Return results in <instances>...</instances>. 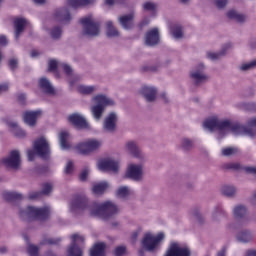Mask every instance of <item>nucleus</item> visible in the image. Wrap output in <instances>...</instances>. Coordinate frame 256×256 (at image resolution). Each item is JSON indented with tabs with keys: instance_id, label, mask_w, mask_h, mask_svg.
I'll use <instances>...</instances> for the list:
<instances>
[{
	"instance_id": "obj_1",
	"label": "nucleus",
	"mask_w": 256,
	"mask_h": 256,
	"mask_svg": "<svg viewBox=\"0 0 256 256\" xmlns=\"http://www.w3.org/2000/svg\"><path fill=\"white\" fill-rule=\"evenodd\" d=\"M203 127L208 129V131H217L218 139L229 135V133H232V135L256 137V118H251L245 127L239 123H232L229 120H218L216 116H213L204 121Z\"/></svg>"
},
{
	"instance_id": "obj_2",
	"label": "nucleus",
	"mask_w": 256,
	"mask_h": 256,
	"mask_svg": "<svg viewBox=\"0 0 256 256\" xmlns=\"http://www.w3.org/2000/svg\"><path fill=\"white\" fill-rule=\"evenodd\" d=\"M83 209H89L91 215L98 217H111V215L119 213V208L111 201H106L101 204L93 203L89 206L87 198L75 196L70 203V211L73 213L75 211H82Z\"/></svg>"
},
{
	"instance_id": "obj_3",
	"label": "nucleus",
	"mask_w": 256,
	"mask_h": 256,
	"mask_svg": "<svg viewBox=\"0 0 256 256\" xmlns=\"http://www.w3.org/2000/svg\"><path fill=\"white\" fill-rule=\"evenodd\" d=\"M51 210L49 207L35 208L33 206H28L25 210L20 211L21 219H38L43 221L49 217Z\"/></svg>"
},
{
	"instance_id": "obj_4",
	"label": "nucleus",
	"mask_w": 256,
	"mask_h": 256,
	"mask_svg": "<svg viewBox=\"0 0 256 256\" xmlns=\"http://www.w3.org/2000/svg\"><path fill=\"white\" fill-rule=\"evenodd\" d=\"M93 102L95 103V105L92 106L91 112L96 121H99V119H101V115H103L105 107L109 105H114L113 100L107 98V96L104 95H98L94 97Z\"/></svg>"
},
{
	"instance_id": "obj_5",
	"label": "nucleus",
	"mask_w": 256,
	"mask_h": 256,
	"mask_svg": "<svg viewBox=\"0 0 256 256\" xmlns=\"http://www.w3.org/2000/svg\"><path fill=\"white\" fill-rule=\"evenodd\" d=\"M165 239V234L163 232H159L157 235L148 232L144 235L142 240V245L146 251H157L159 246L161 245V241Z\"/></svg>"
},
{
	"instance_id": "obj_6",
	"label": "nucleus",
	"mask_w": 256,
	"mask_h": 256,
	"mask_svg": "<svg viewBox=\"0 0 256 256\" xmlns=\"http://www.w3.org/2000/svg\"><path fill=\"white\" fill-rule=\"evenodd\" d=\"M80 23L83 26L84 35L95 37L100 31L99 22L95 21L91 15L82 18Z\"/></svg>"
},
{
	"instance_id": "obj_7",
	"label": "nucleus",
	"mask_w": 256,
	"mask_h": 256,
	"mask_svg": "<svg viewBox=\"0 0 256 256\" xmlns=\"http://www.w3.org/2000/svg\"><path fill=\"white\" fill-rule=\"evenodd\" d=\"M61 67L66 73L67 77H69V84L70 87H73L75 85L76 81H79V75H74L73 70L69 67V65L65 63H59L56 60H50L48 63V70L49 71H57V68Z\"/></svg>"
},
{
	"instance_id": "obj_8",
	"label": "nucleus",
	"mask_w": 256,
	"mask_h": 256,
	"mask_svg": "<svg viewBox=\"0 0 256 256\" xmlns=\"http://www.w3.org/2000/svg\"><path fill=\"white\" fill-rule=\"evenodd\" d=\"M102 145V142L97 139H89L85 142H81L76 146V151L80 153V155H89V153H93V151H97Z\"/></svg>"
},
{
	"instance_id": "obj_9",
	"label": "nucleus",
	"mask_w": 256,
	"mask_h": 256,
	"mask_svg": "<svg viewBox=\"0 0 256 256\" xmlns=\"http://www.w3.org/2000/svg\"><path fill=\"white\" fill-rule=\"evenodd\" d=\"M72 242L67 249V256H83V250L81 246L83 245L85 238L79 234H74L71 236Z\"/></svg>"
},
{
	"instance_id": "obj_10",
	"label": "nucleus",
	"mask_w": 256,
	"mask_h": 256,
	"mask_svg": "<svg viewBox=\"0 0 256 256\" xmlns=\"http://www.w3.org/2000/svg\"><path fill=\"white\" fill-rule=\"evenodd\" d=\"M34 151L38 157H41V159H47L51 153L49 141H47L45 137H40L34 142Z\"/></svg>"
},
{
	"instance_id": "obj_11",
	"label": "nucleus",
	"mask_w": 256,
	"mask_h": 256,
	"mask_svg": "<svg viewBox=\"0 0 256 256\" xmlns=\"http://www.w3.org/2000/svg\"><path fill=\"white\" fill-rule=\"evenodd\" d=\"M191 251L183 244L172 242L165 256H190Z\"/></svg>"
},
{
	"instance_id": "obj_12",
	"label": "nucleus",
	"mask_w": 256,
	"mask_h": 256,
	"mask_svg": "<svg viewBox=\"0 0 256 256\" xmlns=\"http://www.w3.org/2000/svg\"><path fill=\"white\" fill-rule=\"evenodd\" d=\"M2 163L8 169H18L19 165H21V155L19 151H11L9 156L2 160Z\"/></svg>"
},
{
	"instance_id": "obj_13",
	"label": "nucleus",
	"mask_w": 256,
	"mask_h": 256,
	"mask_svg": "<svg viewBox=\"0 0 256 256\" xmlns=\"http://www.w3.org/2000/svg\"><path fill=\"white\" fill-rule=\"evenodd\" d=\"M98 169L99 171H112V173H117V171H119V162L110 158L101 159L98 161Z\"/></svg>"
},
{
	"instance_id": "obj_14",
	"label": "nucleus",
	"mask_w": 256,
	"mask_h": 256,
	"mask_svg": "<svg viewBox=\"0 0 256 256\" xmlns=\"http://www.w3.org/2000/svg\"><path fill=\"white\" fill-rule=\"evenodd\" d=\"M126 177L133 179V181H139L143 177V167L141 165L130 164L126 171Z\"/></svg>"
},
{
	"instance_id": "obj_15",
	"label": "nucleus",
	"mask_w": 256,
	"mask_h": 256,
	"mask_svg": "<svg viewBox=\"0 0 256 256\" xmlns=\"http://www.w3.org/2000/svg\"><path fill=\"white\" fill-rule=\"evenodd\" d=\"M68 120L77 129H87L89 127V123L81 114H72L68 117Z\"/></svg>"
},
{
	"instance_id": "obj_16",
	"label": "nucleus",
	"mask_w": 256,
	"mask_h": 256,
	"mask_svg": "<svg viewBox=\"0 0 256 256\" xmlns=\"http://www.w3.org/2000/svg\"><path fill=\"white\" fill-rule=\"evenodd\" d=\"M39 115H41V111H30V112H25L23 115V120L26 125H30V127H33L35 123L37 122V119H39Z\"/></svg>"
},
{
	"instance_id": "obj_17",
	"label": "nucleus",
	"mask_w": 256,
	"mask_h": 256,
	"mask_svg": "<svg viewBox=\"0 0 256 256\" xmlns=\"http://www.w3.org/2000/svg\"><path fill=\"white\" fill-rule=\"evenodd\" d=\"M203 69H205V66L200 64L198 69L191 73V78L195 81L196 85H199V83H205V80L207 79V75L203 73Z\"/></svg>"
},
{
	"instance_id": "obj_18",
	"label": "nucleus",
	"mask_w": 256,
	"mask_h": 256,
	"mask_svg": "<svg viewBox=\"0 0 256 256\" xmlns=\"http://www.w3.org/2000/svg\"><path fill=\"white\" fill-rule=\"evenodd\" d=\"M159 43V30L157 28H153L148 31L146 34V45L150 47L153 45H157Z\"/></svg>"
},
{
	"instance_id": "obj_19",
	"label": "nucleus",
	"mask_w": 256,
	"mask_h": 256,
	"mask_svg": "<svg viewBox=\"0 0 256 256\" xmlns=\"http://www.w3.org/2000/svg\"><path fill=\"white\" fill-rule=\"evenodd\" d=\"M39 87L47 95H55V88L51 85V82L47 78H41L39 80Z\"/></svg>"
},
{
	"instance_id": "obj_20",
	"label": "nucleus",
	"mask_w": 256,
	"mask_h": 256,
	"mask_svg": "<svg viewBox=\"0 0 256 256\" xmlns=\"http://www.w3.org/2000/svg\"><path fill=\"white\" fill-rule=\"evenodd\" d=\"M29 22L25 18H16L14 20V27H15V37L16 39L23 33V29L27 27Z\"/></svg>"
},
{
	"instance_id": "obj_21",
	"label": "nucleus",
	"mask_w": 256,
	"mask_h": 256,
	"mask_svg": "<svg viewBox=\"0 0 256 256\" xmlns=\"http://www.w3.org/2000/svg\"><path fill=\"white\" fill-rule=\"evenodd\" d=\"M55 20L60 21L61 23H67L71 21V15L69 14V10L67 8H61L55 13Z\"/></svg>"
},
{
	"instance_id": "obj_22",
	"label": "nucleus",
	"mask_w": 256,
	"mask_h": 256,
	"mask_svg": "<svg viewBox=\"0 0 256 256\" xmlns=\"http://www.w3.org/2000/svg\"><path fill=\"white\" fill-rule=\"evenodd\" d=\"M142 95H144L147 101H155V97H157V90L153 87L144 86L142 88Z\"/></svg>"
},
{
	"instance_id": "obj_23",
	"label": "nucleus",
	"mask_w": 256,
	"mask_h": 256,
	"mask_svg": "<svg viewBox=\"0 0 256 256\" xmlns=\"http://www.w3.org/2000/svg\"><path fill=\"white\" fill-rule=\"evenodd\" d=\"M105 243L98 242L90 250V256H105Z\"/></svg>"
},
{
	"instance_id": "obj_24",
	"label": "nucleus",
	"mask_w": 256,
	"mask_h": 256,
	"mask_svg": "<svg viewBox=\"0 0 256 256\" xmlns=\"http://www.w3.org/2000/svg\"><path fill=\"white\" fill-rule=\"evenodd\" d=\"M115 123H117V115L115 113L109 114L104 122V129L106 131H113L115 129Z\"/></svg>"
},
{
	"instance_id": "obj_25",
	"label": "nucleus",
	"mask_w": 256,
	"mask_h": 256,
	"mask_svg": "<svg viewBox=\"0 0 256 256\" xmlns=\"http://www.w3.org/2000/svg\"><path fill=\"white\" fill-rule=\"evenodd\" d=\"M119 23L122 25L123 29L133 28V14L124 15L119 18Z\"/></svg>"
},
{
	"instance_id": "obj_26",
	"label": "nucleus",
	"mask_w": 256,
	"mask_h": 256,
	"mask_svg": "<svg viewBox=\"0 0 256 256\" xmlns=\"http://www.w3.org/2000/svg\"><path fill=\"white\" fill-rule=\"evenodd\" d=\"M97 0H68V7H85L87 5H93Z\"/></svg>"
},
{
	"instance_id": "obj_27",
	"label": "nucleus",
	"mask_w": 256,
	"mask_h": 256,
	"mask_svg": "<svg viewBox=\"0 0 256 256\" xmlns=\"http://www.w3.org/2000/svg\"><path fill=\"white\" fill-rule=\"evenodd\" d=\"M60 145L62 149H69L71 145L69 144V132L62 131L59 135Z\"/></svg>"
},
{
	"instance_id": "obj_28",
	"label": "nucleus",
	"mask_w": 256,
	"mask_h": 256,
	"mask_svg": "<svg viewBox=\"0 0 256 256\" xmlns=\"http://www.w3.org/2000/svg\"><path fill=\"white\" fill-rule=\"evenodd\" d=\"M8 127L16 137H25V132L17 125V122H8Z\"/></svg>"
},
{
	"instance_id": "obj_29",
	"label": "nucleus",
	"mask_w": 256,
	"mask_h": 256,
	"mask_svg": "<svg viewBox=\"0 0 256 256\" xmlns=\"http://www.w3.org/2000/svg\"><path fill=\"white\" fill-rule=\"evenodd\" d=\"M107 187H109V184H107V182L96 183L92 188L93 194L102 195V193H105Z\"/></svg>"
},
{
	"instance_id": "obj_30",
	"label": "nucleus",
	"mask_w": 256,
	"mask_h": 256,
	"mask_svg": "<svg viewBox=\"0 0 256 256\" xmlns=\"http://www.w3.org/2000/svg\"><path fill=\"white\" fill-rule=\"evenodd\" d=\"M126 149L133 155L134 157H141V151L137 147V144L135 142H128L126 144Z\"/></svg>"
},
{
	"instance_id": "obj_31",
	"label": "nucleus",
	"mask_w": 256,
	"mask_h": 256,
	"mask_svg": "<svg viewBox=\"0 0 256 256\" xmlns=\"http://www.w3.org/2000/svg\"><path fill=\"white\" fill-rule=\"evenodd\" d=\"M3 198L6 201H20V199H23V196L17 192H4Z\"/></svg>"
},
{
	"instance_id": "obj_32",
	"label": "nucleus",
	"mask_w": 256,
	"mask_h": 256,
	"mask_svg": "<svg viewBox=\"0 0 256 256\" xmlns=\"http://www.w3.org/2000/svg\"><path fill=\"white\" fill-rule=\"evenodd\" d=\"M106 35L107 37H117L119 35V31L115 29L111 21L106 22Z\"/></svg>"
},
{
	"instance_id": "obj_33",
	"label": "nucleus",
	"mask_w": 256,
	"mask_h": 256,
	"mask_svg": "<svg viewBox=\"0 0 256 256\" xmlns=\"http://www.w3.org/2000/svg\"><path fill=\"white\" fill-rule=\"evenodd\" d=\"M227 17L228 19H234L238 23H243V21H245V15L239 14L235 10L228 11Z\"/></svg>"
},
{
	"instance_id": "obj_34",
	"label": "nucleus",
	"mask_w": 256,
	"mask_h": 256,
	"mask_svg": "<svg viewBox=\"0 0 256 256\" xmlns=\"http://www.w3.org/2000/svg\"><path fill=\"white\" fill-rule=\"evenodd\" d=\"M237 239L241 243H249L253 239V235L249 231H242L237 234Z\"/></svg>"
},
{
	"instance_id": "obj_35",
	"label": "nucleus",
	"mask_w": 256,
	"mask_h": 256,
	"mask_svg": "<svg viewBox=\"0 0 256 256\" xmlns=\"http://www.w3.org/2000/svg\"><path fill=\"white\" fill-rule=\"evenodd\" d=\"M170 33L174 39H181V37H183V30L181 29V26L178 25L171 26Z\"/></svg>"
},
{
	"instance_id": "obj_36",
	"label": "nucleus",
	"mask_w": 256,
	"mask_h": 256,
	"mask_svg": "<svg viewBox=\"0 0 256 256\" xmlns=\"http://www.w3.org/2000/svg\"><path fill=\"white\" fill-rule=\"evenodd\" d=\"M233 213L236 219H241L247 214V208H245V206H236L233 210Z\"/></svg>"
},
{
	"instance_id": "obj_37",
	"label": "nucleus",
	"mask_w": 256,
	"mask_h": 256,
	"mask_svg": "<svg viewBox=\"0 0 256 256\" xmlns=\"http://www.w3.org/2000/svg\"><path fill=\"white\" fill-rule=\"evenodd\" d=\"M116 195L117 197H120V199H125L131 195V189H129V187L122 186L118 188Z\"/></svg>"
},
{
	"instance_id": "obj_38",
	"label": "nucleus",
	"mask_w": 256,
	"mask_h": 256,
	"mask_svg": "<svg viewBox=\"0 0 256 256\" xmlns=\"http://www.w3.org/2000/svg\"><path fill=\"white\" fill-rule=\"evenodd\" d=\"M77 91L79 93H82L83 95H89L95 91V86H85V85H79L77 87Z\"/></svg>"
},
{
	"instance_id": "obj_39",
	"label": "nucleus",
	"mask_w": 256,
	"mask_h": 256,
	"mask_svg": "<svg viewBox=\"0 0 256 256\" xmlns=\"http://www.w3.org/2000/svg\"><path fill=\"white\" fill-rule=\"evenodd\" d=\"M235 187L233 186H223L221 188V193L226 197H233L235 195Z\"/></svg>"
},
{
	"instance_id": "obj_40",
	"label": "nucleus",
	"mask_w": 256,
	"mask_h": 256,
	"mask_svg": "<svg viewBox=\"0 0 256 256\" xmlns=\"http://www.w3.org/2000/svg\"><path fill=\"white\" fill-rule=\"evenodd\" d=\"M256 68V59L251 62H246L240 66L241 71H249Z\"/></svg>"
},
{
	"instance_id": "obj_41",
	"label": "nucleus",
	"mask_w": 256,
	"mask_h": 256,
	"mask_svg": "<svg viewBox=\"0 0 256 256\" xmlns=\"http://www.w3.org/2000/svg\"><path fill=\"white\" fill-rule=\"evenodd\" d=\"M63 31L61 30L60 27H54L51 31H50V35L52 37V39H59V37H61Z\"/></svg>"
},
{
	"instance_id": "obj_42",
	"label": "nucleus",
	"mask_w": 256,
	"mask_h": 256,
	"mask_svg": "<svg viewBox=\"0 0 256 256\" xmlns=\"http://www.w3.org/2000/svg\"><path fill=\"white\" fill-rule=\"evenodd\" d=\"M235 153H237V148L228 147V148L222 149V155H224V157H229L230 155H235Z\"/></svg>"
},
{
	"instance_id": "obj_43",
	"label": "nucleus",
	"mask_w": 256,
	"mask_h": 256,
	"mask_svg": "<svg viewBox=\"0 0 256 256\" xmlns=\"http://www.w3.org/2000/svg\"><path fill=\"white\" fill-rule=\"evenodd\" d=\"M27 251L30 256H39V248L35 245H28Z\"/></svg>"
},
{
	"instance_id": "obj_44",
	"label": "nucleus",
	"mask_w": 256,
	"mask_h": 256,
	"mask_svg": "<svg viewBox=\"0 0 256 256\" xmlns=\"http://www.w3.org/2000/svg\"><path fill=\"white\" fill-rule=\"evenodd\" d=\"M143 7L145 11H151L152 13L157 11V5L153 2H146Z\"/></svg>"
},
{
	"instance_id": "obj_45",
	"label": "nucleus",
	"mask_w": 256,
	"mask_h": 256,
	"mask_svg": "<svg viewBox=\"0 0 256 256\" xmlns=\"http://www.w3.org/2000/svg\"><path fill=\"white\" fill-rule=\"evenodd\" d=\"M222 55H225V52H221V53L209 52L207 54V57L208 59H211V61H217V59H219V57H221Z\"/></svg>"
},
{
	"instance_id": "obj_46",
	"label": "nucleus",
	"mask_w": 256,
	"mask_h": 256,
	"mask_svg": "<svg viewBox=\"0 0 256 256\" xmlns=\"http://www.w3.org/2000/svg\"><path fill=\"white\" fill-rule=\"evenodd\" d=\"M191 147H193V142L188 138H184L182 140V149L187 150L191 149Z\"/></svg>"
},
{
	"instance_id": "obj_47",
	"label": "nucleus",
	"mask_w": 256,
	"mask_h": 256,
	"mask_svg": "<svg viewBox=\"0 0 256 256\" xmlns=\"http://www.w3.org/2000/svg\"><path fill=\"white\" fill-rule=\"evenodd\" d=\"M73 169H74L73 162L68 161L64 169V172L66 175H71V173H73Z\"/></svg>"
},
{
	"instance_id": "obj_48",
	"label": "nucleus",
	"mask_w": 256,
	"mask_h": 256,
	"mask_svg": "<svg viewBox=\"0 0 256 256\" xmlns=\"http://www.w3.org/2000/svg\"><path fill=\"white\" fill-rule=\"evenodd\" d=\"M53 190V186L50 183H45L42 186L43 195H49V192Z\"/></svg>"
},
{
	"instance_id": "obj_49",
	"label": "nucleus",
	"mask_w": 256,
	"mask_h": 256,
	"mask_svg": "<svg viewBox=\"0 0 256 256\" xmlns=\"http://www.w3.org/2000/svg\"><path fill=\"white\" fill-rule=\"evenodd\" d=\"M125 251H127V249L125 248V246H118L115 251H114V255L116 256H122L125 255Z\"/></svg>"
},
{
	"instance_id": "obj_50",
	"label": "nucleus",
	"mask_w": 256,
	"mask_h": 256,
	"mask_svg": "<svg viewBox=\"0 0 256 256\" xmlns=\"http://www.w3.org/2000/svg\"><path fill=\"white\" fill-rule=\"evenodd\" d=\"M89 175V169H84L79 176L80 181H85Z\"/></svg>"
},
{
	"instance_id": "obj_51",
	"label": "nucleus",
	"mask_w": 256,
	"mask_h": 256,
	"mask_svg": "<svg viewBox=\"0 0 256 256\" xmlns=\"http://www.w3.org/2000/svg\"><path fill=\"white\" fill-rule=\"evenodd\" d=\"M58 242H59V239L50 238V239L44 241L43 244L44 245H57Z\"/></svg>"
},
{
	"instance_id": "obj_52",
	"label": "nucleus",
	"mask_w": 256,
	"mask_h": 256,
	"mask_svg": "<svg viewBox=\"0 0 256 256\" xmlns=\"http://www.w3.org/2000/svg\"><path fill=\"white\" fill-rule=\"evenodd\" d=\"M225 5H227V0H216V7H218V9H223Z\"/></svg>"
},
{
	"instance_id": "obj_53",
	"label": "nucleus",
	"mask_w": 256,
	"mask_h": 256,
	"mask_svg": "<svg viewBox=\"0 0 256 256\" xmlns=\"http://www.w3.org/2000/svg\"><path fill=\"white\" fill-rule=\"evenodd\" d=\"M9 67L12 70L17 69V59L13 58L9 61Z\"/></svg>"
},
{
	"instance_id": "obj_54",
	"label": "nucleus",
	"mask_w": 256,
	"mask_h": 256,
	"mask_svg": "<svg viewBox=\"0 0 256 256\" xmlns=\"http://www.w3.org/2000/svg\"><path fill=\"white\" fill-rule=\"evenodd\" d=\"M35 159V152L33 150H28V160L33 161Z\"/></svg>"
},
{
	"instance_id": "obj_55",
	"label": "nucleus",
	"mask_w": 256,
	"mask_h": 256,
	"mask_svg": "<svg viewBox=\"0 0 256 256\" xmlns=\"http://www.w3.org/2000/svg\"><path fill=\"white\" fill-rule=\"evenodd\" d=\"M7 89H9V85L7 84L0 85V93H4V91H7Z\"/></svg>"
},
{
	"instance_id": "obj_56",
	"label": "nucleus",
	"mask_w": 256,
	"mask_h": 256,
	"mask_svg": "<svg viewBox=\"0 0 256 256\" xmlns=\"http://www.w3.org/2000/svg\"><path fill=\"white\" fill-rule=\"evenodd\" d=\"M18 101L19 103H25V94L18 95Z\"/></svg>"
},
{
	"instance_id": "obj_57",
	"label": "nucleus",
	"mask_w": 256,
	"mask_h": 256,
	"mask_svg": "<svg viewBox=\"0 0 256 256\" xmlns=\"http://www.w3.org/2000/svg\"><path fill=\"white\" fill-rule=\"evenodd\" d=\"M246 256H256V250H248Z\"/></svg>"
},
{
	"instance_id": "obj_58",
	"label": "nucleus",
	"mask_w": 256,
	"mask_h": 256,
	"mask_svg": "<svg viewBox=\"0 0 256 256\" xmlns=\"http://www.w3.org/2000/svg\"><path fill=\"white\" fill-rule=\"evenodd\" d=\"M138 236H139V232H134V233L132 234L131 239H132L133 243H135V241L137 240V237H138Z\"/></svg>"
},
{
	"instance_id": "obj_59",
	"label": "nucleus",
	"mask_w": 256,
	"mask_h": 256,
	"mask_svg": "<svg viewBox=\"0 0 256 256\" xmlns=\"http://www.w3.org/2000/svg\"><path fill=\"white\" fill-rule=\"evenodd\" d=\"M37 197H39V193H37V192H34L29 195V199H37Z\"/></svg>"
},
{
	"instance_id": "obj_60",
	"label": "nucleus",
	"mask_w": 256,
	"mask_h": 256,
	"mask_svg": "<svg viewBox=\"0 0 256 256\" xmlns=\"http://www.w3.org/2000/svg\"><path fill=\"white\" fill-rule=\"evenodd\" d=\"M105 5H115V0H104Z\"/></svg>"
},
{
	"instance_id": "obj_61",
	"label": "nucleus",
	"mask_w": 256,
	"mask_h": 256,
	"mask_svg": "<svg viewBox=\"0 0 256 256\" xmlns=\"http://www.w3.org/2000/svg\"><path fill=\"white\" fill-rule=\"evenodd\" d=\"M217 256H225V248L218 252Z\"/></svg>"
},
{
	"instance_id": "obj_62",
	"label": "nucleus",
	"mask_w": 256,
	"mask_h": 256,
	"mask_svg": "<svg viewBox=\"0 0 256 256\" xmlns=\"http://www.w3.org/2000/svg\"><path fill=\"white\" fill-rule=\"evenodd\" d=\"M34 3H37L38 5H43V3H45V0H34Z\"/></svg>"
},
{
	"instance_id": "obj_63",
	"label": "nucleus",
	"mask_w": 256,
	"mask_h": 256,
	"mask_svg": "<svg viewBox=\"0 0 256 256\" xmlns=\"http://www.w3.org/2000/svg\"><path fill=\"white\" fill-rule=\"evenodd\" d=\"M37 55H39V52H37V51H35V50H33V51L31 52V57H37Z\"/></svg>"
},
{
	"instance_id": "obj_64",
	"label": "nucleus",
	"mask_w": 256,
	"mask_h": 256,
	"mask_svg": "<svg viewBox=\"0 0 256 256\" xmlns=\"http://www.w3.org/2000/svg\"><path fill=\"white\" fill-rule=\"evenodd\" d=\"M252 202L254 203V205H256V193H254V195L252 197Z\"/></svg>"
}]
</instances>
